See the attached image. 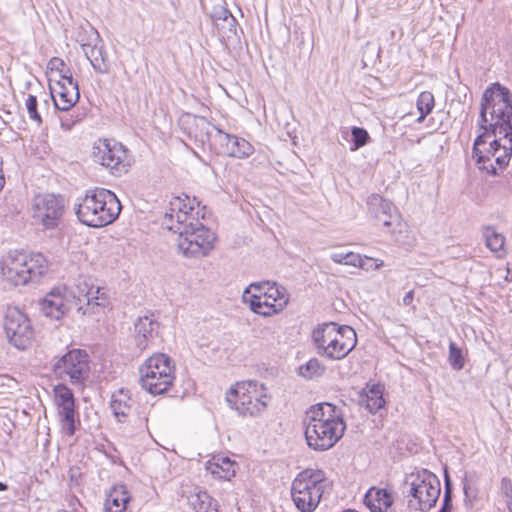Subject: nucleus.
<instances>
[{
	"label": "nucleus",
	"instance_id": "5701e85b",
	"mask_svg": "<svg viewBox=\"0 0 512 512\" xmlns=\"http://www.w3.org/2000/svg\"><path fill=\"white\" fill-rule=\"evenodd\" d=\"M139 383L141 387L152 395L165 393L172 385L174 376L161 374L159 371H140Z\"/></svg>",
	"mask_w": 512,
	"mask_h": 512
},
{
	"label": "nucleus",
	"instance_id": "4be33fe9",
	"mask_svg": "<svg viewBox=\"0 0 512 512\" xmlns=\"http://www.w3.org/2000/svg\"><path fill=\"white\" fill-rule=\"evenodd\" d=\"M195 205L199 207L200 202L196 197L190 198L188 195L182 197H174L170 201V213L165 214V218H169L171 221L176 219L175 224H187L189 221H194L192 211L195 209Z\"/></svg>",
	"mask_w": 512,
	"mask_h": 512
},
{
	"label": "nucleus",
	"instance_id": "4d7b16f0",
	"mask_svg": "<svg viewBox=\"0 0 512 512\" xmlns=\"http://www.w3.org/2000/svg\"><path fill=\"white\" fill-rule=\"evenodd\" d=\"M217 28L221 30H227V38L231 37L232 34L229 33V22L221 23V25Z\"/></svg>",
	"mask_w": 512,
	"mask_h": 512
},
{
	"label": "nucleus",
	"instance_id": "20e7f679",
	"mask_svg": "<svg viewBox=\"0 0 512 512\" xmlns=\"http://www.w3.org/2000/svg\"><path fill=\"white\" fill-rule=\"evenodd\" d=\"M48 271V261L41 253L11 251L1 261L4 279L14 286L38 283Z\"/></svg>",
	"mask_w": 512,
	"mask_h": 512
},
{
	"label": "nucleus",
	"instance_id": "a19ab883",
	"mask_svg": "<svg viewBox=\"0 0 512 512\" xmlns=\"http://www.w3.org/2000/svg\"><path fill=\"white\" fill-rule=\"evenodd\" d=\"M335 331L337 332L336 338H337V340H339V342L348 343L349 341H351L352 344H354V347L356 346V343H357L356 332L352 327H350L348 325L338 326L335 323Z\"/></svg>",
	"mask_w": 512,
	"mask_h": 512
},
{
	"label": "nucleus",
	"instance_id": "6e6d98bb",
	"mask_svg": "<svg viewBox=\"0 0 512 512\" xmlns=\"http://www.w3.org/2000/svg\"><path fill=\"white\" fill-rule=\"evenodd\" d=\"M445 485H444V491H450L452 494H453V488H452V483L448 477V475L445 476Z\"/></svg>",
	"mask_w": 512,
	"mask_h": 512
},
{
	"label": "nucleus",
	"instance_id": "a211bd4d",
	"mask_svg": "<svg viewBox=\"0 0 512 512\" xmlns=\"http://www.w3.org/2000/svg\"><path fill=\"white\" fill-rule=\"evenodd\" d=\"M91 35L87 43H83L82 49L93 69L100 74L110 71V62L104 44L96 29L90 28Z\"/></svg>",
	"mask_w": 512,
	"mask_h": 512
},
{
	"label": "nucleus",
	"instance_id": "c85d7f7f",
	"mask_svg": "<svg viewBox=\"0 0 512 512\" xmlns=\"http://www.w3.org/2000/svg\"><path fill=\"white\" fill-rule=\"evenodd\" d=\"M188 504L194 512H219L217 502L206 491H198L188 496Z\"/></svg>",
	"mask_w": 512,
	"mask_h": 512
},
{
	"label": "nucleus",
	"instance_id": "f8f14e48",
	"mask_svg": "<svg viewBox=\"0 0 512 512\" xmlns=\"http://www.w3.org/2000/svg\"><path fill=\"white\" fill-rule=\"evenodd\" d=\"M367 208L370 216L386 227L389 233L394 235L396 242L404 244L395 234L397 228L399 234H401L402 228L405 225L401 223L397 208L390 200L383 198L379 194H372L367 199Z\"/></svg>",
	"mask_w": 512,
	"mask_h": 512
},
{
	"label": "nucleus",
	"instance_id": "a18cd8bd",
	"mask_svg": "<svg viewBox=\"0 0 512 512\" xmlns=\"http://www.w3.org/2000/svg\"><path fill=\"white\" fill-rule=\"evenodd\" d=\"M463 492H464V503L467 507H472L473 500L477 497V490L473 486H471L467 480L463 482Z\"/></svg>",
	"mask_w": 512,
	"mask_h": 512
},
{
	"label": "nucleus",
	"instance_id": "c756f323",
	"mask_svg": "<svg viewBox=\"0 0 512 512\" xmlns=\"http://www.w3.org/2000/svg\"><path fill=\"white\" fill-rule=\"evenodd\" d=\"M232 136L233 135L228 134L215 126V130L213 131L207 145L209 146L210 150L217 155L227 156Z\"/></svg>",
	"mask_w": 512,
	"mask_h": 512
},
{
	"label": "nucleus",
	"instance_id": "58836bf2",
	"mask_svg": "<svg viewBox=\"0 0 512 512\" xmlns=\"http://www.w3.org/2000/svg\"><path fill=\"white\" fill-rule=\"evenodd\" d=\"M54 393L57 406L75 402L73 391L66 384L56 385Z\"/></svg>",
	"mask_w": 512,
	"mask_h": 512
},
{
	"label": "nucleus",
	"instance_id": "39448f33",
	"mask_svg": "<svg viewBox=\"0 0 512 512\" xmlns=\"http://www.w3.org/2000/svg\"><path fill=\"white\" fill-rule=\"evenodd\" d=\"M331 482L321 469L307 468L301 471L291 485V496L301 512L314 511Z\"/></svg>",
	"mask_w": 512,
	"mask_h": 512
},
{
	"label": "nucleus",
	"instance_id": "de8ad7c7",
	"mask_svg": "<svg viewBox=\"0 0 512 512\" xmlns=\"http://www.w3.org/2000/svg\"><path fill=\"white\" fill-rule=\"evenodd\" d=\"M453 509V494L448 490L444 491L442 503L437 512H452Z\"/></svg>",
	"mask_w": 512,
	"mask_h": 512
},
{
	"label": "nucleus",
	"instance_id": "e433bc0d",
	"mask_svg": "<svg viewBox=\"0 0 512 512\" xmlns=\"http://www.w3.org/2000/svg\"><path fill=\"white\" fill-rule=\"evenodd\" d=\"M352 146L351 151H356L371 141L368 131L363 127L354 126L351 129Z\"/></svg>",
	"mask_w": 512,
	"mask_h": 512
},
{
	"label": "nucleus",
	"instance_id": "0eeeda50",
	"mask_svg": "<svg viewBox=\"0 0 512 512\" xmlns=\"http://www.w3.org/2000/svg\"><path fill=\"white\" fill-rule=\"evenodd\" d=\"M168 229L177 234L178 251L187 258H201L214 247L215 234L198 219L187 224H172Z\"/></svg>",
	"mask_w": 512,
	"mask_h": 512
},
{
	"label": "nucleus",
	"instance_id": "79ce46f5",
	"mask_svg": "<svg viewBox=\"0 0 512 512\" xmlns=\"http://www.w3.org/2000/svg\"><path fill=\"white\" fill-rule=\"evenodd\" d=\"M26 109L29 114L31 120L35 121L38 124L42 123V118L40 113L38 112V100L37 97L29 94L25 101Z\"/></svg>",
	"mask_w": 512,
	"mask_h": 512
},
{
	"label": "nucleus",
	"instance_id": "b1692460",
	"mask_svg": "<svg viewBox=\"0 0 512 512\" xmlns=\"http://www.w3.org/2000/svg\"><path fill=\"white\" fill-rule=\"evenodd\" d=\"M364 503L371 512H386L393 504V497L385 488L371 487L364 496Z\"/></svg>",
	"mask_w": 512,
	"mask_h": 512
},
{
	"label": "nucleus",
	"instance_id": "412c9836",
	"mask_svg": "<svg viewBox=\"0 0 512 512\" xmlns=\"http://www.w3.org/2000/svg\"><path fill=\"white\" fill-rule=\"evenodd\" d=\"M52 81V78H50L49 90L55 108L60 111H69L79 101V85L72 87L67 86L61 80H56L55 84H52Z\"/></svg>",
	"mask_w": 512,
	"mask_h": 512
},
{
	"label": "nucleus",
	"instance_id": "1a4fd4ad",
	"mask_svg": "<svg viewBox=\"0 0 512 512\" xmlns=\"http://www.w3.org/2000/svg\"><path fill=\"white\" fill-rule=\"evenodd\" d=\"M53 372L57 378L66 380L77 387L83 388L90 376V359L85 350L71 349L53 364Z\"/></svg>",
	"mask_w": 512,
	"mask_h": 512
},
{
	"label": "nucleus",
	"instance_id": "69168bd1",
	"mask_svg": "<svg viewBox=\"0 0 512 512\" xmlns=\"http://www.w3.org/2000/svg\"><path fill=\"white\" fill-rule=\"evenodd\" d=\"M366 266H369V263L366 262ZM365 269H368V267H366Z\"/></svg>",
	"mask_w": 512,
	"mask_h": 512
},
{
	"label": "nucleus",
	"instance_id": "9d476101",
	"mask_svg": "<svg viewBox=\"0 0 512 512\" xmlns=\"http://www.w3.org/2000/svg\"><path fill=\"white\" fill-rule=\"evenodd\" d=\"M335 323H324L313 330L312 339L317 352L331 360H340L346 357L353 349L354 344L339 342L336 338Z\"/></svg>",
	"mask_w": 512,
	"mask_h": 512
},
{
	"label": "nucleus",
	"instance_id": "f3484780",
	"mask_svg": "<svg viewBox=\"0 0 512 512\" xmlns=\"http://www.w3.org/2000/svg\"><path fill=\"white\" fill-rule=\"evenodd\" d=\"M160 323L153 313L140 316L134 322V342L142 352L155 344L159 337Z\"/></svg>",
	"mask_w": 512,
	"mask_h": 512
},
{
	"label": "nucleus",
	"instance_id": "7c9ffc66",
	"mask_svg": "<svg viewBox=\"0 0 512 512\" xmlns=\"http://www.w3.org/2000/svg\"><path fill=\"white\" fill-rule=\"evenodd\" d=\"M171 359L162 353L154 354L145 361V364L140 368V371H159L161 374L165 373L172 375Z\"/></svg>",
	"mask_w": 512,
	"mask_h": 512
},
{
	"label": "nucleus",
	"instance_id": "393cba45",
	"mask_svg": "<svg viewBox=\"0 0 512 512\" xmlns=\"http://www.w3.org/2000/svg\"><path fill=\"white\" fill-rule=\"evenodd\" d=\"M131 495L124 484L114 485L105 502L104 512H126Z\"/></svg>",
	"mask_w": 512,
	"mask_h": 512
},
{
	"label": "nucleus",
	"instance_id": "423d86ee",
	"mask_svg": "<svg viewBox=\"0 0 512 512\" xmlns=\"http://www.w3.org/2000/svg\"><path fill=\"white\" fill-rule=\"evenodd\" d=\"M242 299L253 313L264 317L278 314L288 304L286 289L270 281L251 283L245 288Z\"/></svg>",
	"mask_w": 512,
	"mask_h": 512
},
{
	"label": "nucleus",
	"instance_id": "cd10ccee",
	"mask_svg": "<svg viewBox=\"0 0 512 512\" xmlns=\"http://www.w3.org/2000/svg\"><path fill=\"white\" fill-rule=\"evenodd\" d=\"M235 465L236 463L232 461L229 457H219L214 459V461H209L206 465L207 470L210 473L222 480H230L235 476Z\"/></svg>",
	"mask_w": 512,
	"mask_h": 512
},
{
	"label": "nucleus",
	"instance_id": "0e129e2a",
	"mask_svg": "<svg viewBox=\"0 0 512 512\" xmlns=\"http://www.w3.org/2000/svg\"><path fill=\"white\" fill-rule=\"evenodd\" d=\"M166 219H167V220H169V221L171 222V225L176 223V221H175V222H173V221H174V219H173L172 221H171L169 218H166ZM165 224H167V227H168V226H170V224H168V221H165Z\"/></svg>",
	"mask_w": 512,
	"mask_h": 512
},
{
	"label": "nucleus",
	"instance_id": "13d9d810",
	"mask_svg": "<svg viewBox=\"0 0 512 512\" xmlns=\"http://www.w3.org/2000/svg\"><path fill=\"white\" fill-rule=\"evenodd\" d=\"M419 114H420V115H419V116H418V118L416 119V122H417V123H422V122L425 120V118H426L430 113H426V112H424V114H422V113H419Z\"/></svg>",
	"mask_w": 512,
	"mask_h": 512
},
{
	"label": "nucleus",
	"instance_id": "bb28decb",
	"mask_svg": "<svg viewBox=\"0 0 512 512\" xmlns=\"http://www.w3.org/2000/svg\"><path fill=\"white\" fill-rule=\"evenodd\" d=\"M57 409L62 432L67 436H73L76 432L77 424L80 423L77 418L75 402L59 405Z\"/></svg>",
	"mask_w": 512,
	"mask_h": 512
},
{
	"label": "nucleus",
	"instance_id": "bf43d9fd",
	"mask_svg": "<svg viewBox=\"0 0 512 512\" xmlns=\"http://www.w3.org/2000/svg\"><path fill=\"white\" fill-rule=\"evenodd\" d=\"M8 489V485L4 482L0 481V491H6Z\"/></svg>",
	"mask_w": 512,
	"mask_h": 512
},
{
	"label": "nucleus",
	"instance_id": "c03bdc74",
	"mask_svg": "<svg viewBox=\"0 0 512 512\" xmlns=\"http://www.w3.org/2000/svg\"><path fill=\"white\" fill-rule=\"evenodd\" d=\"M366 261H373V259L369 257L362 258L359 254L353 252L346 253L345 265L366 268Z\"/></svg>",
	"mask_w": 512,
	"mask_h": 512
},
{
	"label": "nucleus",
	"instance_id": "ddd939ff",
	"mask_svg": "<svg viewBox=\"0 0 512 512\" xmlns=\"http://www.w3.org/2000/svg\"><path fill=\"white\" fill-rule=\"evenodd\" d=\"M226 401L232 409L244 416H253L265 406L258 398L256 384L252 381L236 383L227 393Z\"/></svg>",
	"mask_w": 512,
	"mask_h": 512
},
{
	"label": "nucleus",
	"instance_id": "8fccbe9b",
	"mask_svg": "<svg viewBox=\"0 0 512 512\" xmlns=\"http://www.w3.org/2000/svg\"><path fill=\"white\" fill-rule=\"evenodd\" d=\"M58 77V80L65 82L67 86L75 87V85H79L78 81L73 78L69 67H66L64 72L60 73Z\"/></svg>",
	"mask_w": 512,
	"mask_h": 512
},
{
	"label": "nucleus",
	"instance_id": "7ed1b4c3",
	"mask_svg": "<svg viewBox=\"0 0 512 512\" xmlns=\"http://www.w3.org/2000/svg\"><path fill=\"white\" fill-rule=\"evenodd\" d=\"M121 203L114 192L95 188L76 205L75 213L81 223L88 227L100 228L113 223L121 212Z\"/></svg>",
	"mask_w": 512,
	"mask_h": 512
},
{
	"label": "nucleus",
	"instance_id": "473e14b6",
	"mask_svg": "<svg viewBox=\"0 0 512 512\" xmlns=\"http://www.w3.org/2000/svg\"><path fill=\"white\" fill-rule=\"evenodd\" d=\"M254 152L253 146L244 138L232 136L227 156L234 158H246Z\"/></svg>",
	"mask_w": 512,
	"mask_h": 512
},
{
	"label": "nucleus",
	"instance_id": "49530a36",
	"mask_svg": "<svg viewBox=\"0 0 512 512\" xmlns=\"http://www.w3.org/2000/svg\"><path fill=\"white\" fill-rule=\"evenodd\" d=\"M66 67H67V65L65 64V62L58 57H53L48 62V69L50 70V72L51 73L56 72V73H58V75L60 73L64 72Z\"/></svg>",
	"mask_w": 512,
	"mask_h": 512
},
{
	"label": "nucleus",
	"instance_id": "3c124183",
	"mask_svg": "<svg viewBox=\"0 0 512 512\" xmlns=\"http://www.w3.org/2000/svg\"><path fill=\"white\" fill-rule=\"evenodd\" d=\"M78 121V119H74L72 116L68 117V116H63V117H60V125H61V128L65 131H69L72 129V127L74 126V124Z\"/></svg>",
	"mask_w": 512,
	"mask_h": 512
},
{
	"label": "nucleus",
	"instance_id": "f704fd0d",
	"mask_svg": "<svg viewBox=\"0 0 512 512\" xmlns=\"http://www.w3.org/2000/svg\"><path fill=\"white\" fill-rule=\"evenodd\" d=\"M212 19L217 27L221 23L229 22V33L237 35L238 22L232 13L225 7H219L212 13Z\"/></svg>",
	"mask_w": 512,
	"mask_h": 512
},
{
	"label": "nucleus",
	"instance_id": "ea45409f",
	"mask_svg": "<svg viewBox=\"0 0 512 512\" xmlns=\"http://www.w3.org/2000/svg\"><path fill=\"white\" fill-rule=\"evenodd\" d=\"M435 106L434 95L430 91H422L417 98L416 107L419 113H431Z\"/></svg>",
	"mask_w": 512,
	"mask_h": 512
},
{
	"label": "nucleus",
	"instance_id": "09e8293b",
	"mask_svg": "<svg viewBox=\"0 0 512 512\" xmlns=\"http://www.w3.org/2000/svg\"><path fill=\"white\" fill-rule=\"evenodd\" d=\"M501 492L506 500H512V481L511 479L504 477L501 479Z\"/></svg>",
	"mask_w": 512,
	"mask_h": 512
},
{
	"label": "nucleus",
	"instance_id": "dca6fc26",
	"mask_svg": "<svg viewBox=\"0 0 512 512\" xmlns=\"http://www.w3.org/2000/svg\"><path fill=\"white\" fill-rule=\"evenodd\" d=\"M126 156L127 149L121 143L115 141L98 140L93 146V161L110 170H117Z\"/></svg>",
	"mask_w": 512,
	"mask_h": 512
},
{
	"label": "nucleus",
	"instance_id": "6ab92c4d",
	"mask_svg": "<svg viewBox=\"0 0 512 512\" xmlns=\"http://www.w3.org/2000/svg\"><path fill=\"white\" fill-rule=\"evenodd\" d=\"M69 303L65 295V286L54 287L40 302V310L45 316L59 320L73 310Z\"/></svg>",
	"mask_w": 512,
	"mask_h": 512
},
{
	"label": "nucleus",
	"instance_id": "5fc2aeb1",
	"mask_svg": "<svg viewBox=\"0 0 512 512\" xmlns=\"http://www.w3.org/2000/svg\"><path fill=\"white\" fill-rule=\"evenodd\" d=\"M92 296H100L99 300L106 299L105 292L100 287H93V294Z\"/></svg>",
	"mask_w": 512,
	"mask_h": 512
},
{
	"label": "nucleus",
	"instance_id": "9b49d317",
	"mask_svg": "<svg viewBox=\"0 0 512 512\" xmlns=\"http://www.w3.org/2000/svg\"><path fill=\"white\" fill-rule=\"evenodd\" d=\"M3 327L10 344L19 350L31 345L34 329L29 318L18 308H8Z\"/></svg>",
	"mask_w": 512,
	"mask_h": 512
},
{
	"label": "nucleus",
	"instance_id": "c9c22d12",
	"mask_svg": "<svg viewBox=\"0 0 512 512\" xmlns=\"http://www.w3.org/2000/svg\"><path fill=\"white\" fill-rule=\"evenodd\" d=\"M486 246L492 252H499L503 249L505 238L502 234L497 233L494 228L487 227L484 231Z\"/></svg>",
	"mask_w": 512,
	"mask_h": 512
},
{
	"label": "nucleus",
	"instance_id": "37998d69",
	"mask_svg": "<svg viewBox=\"0 0 512 512\" xmlns=\"http://www.w3.org/2000/svg\"><path fill=\"white\" fill-rule=\"evenodd\" d=\"M503 136L494 137V139L490 142L489 148L484 152L486 155L489 156V160H486L487 162H490L491 157L501 156L504 154V148H508V145L501 144V139Z\"/></svg>",
	"mask_w": 512,
	"mask_h": 512
},
{
	"label": "nucleus",
	"instance_id": "f257e3e1",
	"mask_svg": "<svg viewBox=\"0 0 512 512\" xmlns=\"http://www.w3.org/2000/svg\"><path fill=\"white\" fill-rule=\"evenodd\" d=\"M477 126L482 131L474 140L472 157L480 170H485L489 175L496 176L497 169L490 162L489 156L480 149L488 138L503 136L509 142V147L504 148V154L496 156V164L500 169L505 168L512 155V93L500 83L491 84L483 93L480 103Z\"/></svg>",
	"mask_w": 512,
	"mask_h": 512
},
{
	"label": "nucleus",
	"instance_id": "4468645a",
	"mask_svg": "<svg viewBox=\"0 0 512 512\" xmlns=\"http://www.w3.org/2000/svg\"><path fill=\"white\" fill-rule=\"evenodd\" d=\"M33 210L36 221L47 229L55 228L64 213V199L54 194L39 195L34 199Z\"/></svg>",
	"mask_w": 512,
	"mask_h": 512
},
{
	"label": "nucleus",
	"instance_id": "2f4dec72",
	"mask_svg": "<svg viewBox=\"0 0 512 512\" xmlns=\"http://www.w3.org/2000/svg\"><path fill=\"white\" fill-rule=\"evenodd\" d=\"M363 402H365L366 409L372 414H375L379 410L383 409L386 404V401L383 397V388L380 385H372L368 389Z\"/></svg>",
	"mask_w": 512,
	"mask_h": 512
},
{
	"label": "nucleus",
	"instance_id": "864d4df0",
	"mask_svg": "<svg viewBox=\"0 0 512 512\" xmlns=\"http://www.w3.org/2000/svg\"><path fill=\"white\" fill-rule=\"evenodd\" d=\"M413 300H414V291H413V290H410V291H408V292L404 295V297H403V299H402V302H403V305H405V306H409V305H411V304H412Z\"/></svg>",
	"mask_w": 512,
	"mask_h": 512
},
{
	"label": "nucleus",
	"instance_id": "680f3d73",
	"mask_svg": "<svg viewBox=\"0 0 512 512\" xmlns=\"http://www.w3.org/2000/svg\"><path fill=\"white\" fill-rule=\"evenodd\" d=\"M4 183H5L4 176L2 174H0V190L3 188Z\"/></svg>",
	"mask_w": 512,
	"mask_h": 512
},
{
	"label": "nucleus",
	"instance_id": "6e6552de",
	"mask_svg": "<svg viewBox=\"0 0 512 512\" xmlns=\"http://www.w3.org/2000/svg\"><path fill=\"white\" fill-rule=\"evenodd\" d=\"M409 494L415 504H411L416 510L429 511L434 507L441 493V484L438 477L427 469L412 473L408 479ZM410 503H413L411 500Z\"/></svg>",
	"mask_w": 512,
	"mask_h": 512
},
{
	"label": "nucleus",
	"instance_id": "72a5a7b5",
	"mask_svg": "<svg viewBox=\"0 0 512 512\" xmlns=\"http://www.w3.org/2000/svg\"><path fill=\"white\" fill-rule=\"evenodd\" d=\"M326 367L317 359L311 358L305 364L298 367V375L306 380H314L325 373Z\"/></svg>",
	"mask_w": 512,
	"mask_h": 512
},
{
	"label": "nucleus",
	"instance_id": "052dcab7",
	"mask_svg": "<svg viewBox=\"0 0 512 512\" xmlns=\"http://www.w3.org/2000/svg\"><path fill=\"white\" fill-rule=\"evenodd\" d=\"M508 512H512V500H506Z\"/></svg>",
	"mask_w": 512,
	"mask_h": 512
},
{
	"label": "nucleus",
	"instance_id": "a878e982",
	"mask_svg": "<svg viewBox=\"0 0 512 512\" xmlns=\"http://www.w3.org/2000/svg\"><path fill=\"white\" fill-rule=\"evenodd\" d=\"M110 408L118 422L124 423L132 409L131 393L128 389L120 388L111 396Z\"/></svg>",
	"mask_w": 512,
	"mask_h": 512
},
{
	"label": "nucleus",
	"instance_id": "f03ea898",
	"mask_svg": "<svg viewBox=\"0 0 512 512\" xmlns=\"http://www.w3.org/2000/svg\"><path fill=\"white\" fill-rule=\"evenodd\" d=\"M303 423L307 445L315 451H326L334 447L346 430L341 409L329 402L310 406Z\"/></svg>",
	"mask_w": 512,
	"mask_h": 512
},
{
	"label": "nucleus",
	"instance_id": "4c0bfd02",
	"mask_svg": "<svg viewBox=\"0 0 512 512\" xmlns=\"http://www.w3.org/2000/svg\"><path fill=\"white\" fill-rule=\"evenodd\" d=\"M449 363L454 370L464 368L465 360L462 349L453 341L449 343Z\"/></svg>",
	"mask_w": 512,
	"mask_h": 512
},
{
	"label": "nucleus",
	"instance_id": "2eb2a0df",
	"mask_svg": "<svg viewBox=\"0 0 512 512\" xmlns=\"http://www.w3.org/2000/svg\"><path fill=\"white\" fill-rule=\"evenodd\" d=\"M93 285L86 279L79 278L70 288L65 287V295L73 310L81 315L92 313L90 307L104 305L99 302L100 296H92Z\"/></svg>",
	"mask_w": 512,
	"mask_h": 512
},
{
	"label": "nucleus",
	"instance_id": "aec40b11",
	"mask_svg": "<svg viewBox=\"0 0 512 512\" xmlns=\"http://www.w3.org/2000/svg\"><path fill=\"white\" fill-rule=\"evenodd\" d=\"M181 125L183 132L202 146L208 144L215 130V125H212L205 117L192 114L183 116L181 118Z\"/></svg>",
	"mask_w": 512,
	"mask_h": 512
},
{
	"label": "nucleus",
	"instance_id": "e2e57ef3",
	"mask_svg": "<svg viewBox=\"0 0 512 512\" xmlns=\"http://www.w3.org/2000/svg\"><path fill=\"white\" fill-rule=\"evenodd\" d=\"M382 265H383L382 261L380 263H375L374 264V269H379Z\"/></svg>",
	"mask_w": 512,
	"mask_h": 512
},
{
	"label": "nucleus",
	"instance_id": "603ef678",
	"mask_svg": "<svg viewBox=\"0 0 512 512\" xmlns=\"http://www.w3.org/2000/svg\"><path fill=\"white\" fill-rule=\"evenodd\" d=\"M331 260L336 264H345L346 262V253L335 252L330 256Z\"/></svg>",
	"mask_w": 512,
	"mask_h": 512
}]
</instances>
